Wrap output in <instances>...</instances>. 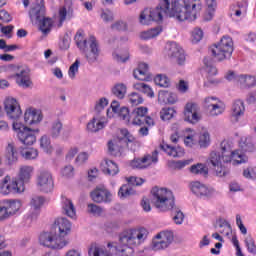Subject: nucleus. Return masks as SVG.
<instances>
[{
  "label": "nucleus",
  "mask_w": 256,
  "mask_h": 256,
  "mask_svg": "<svg viewBox=\"0 0 256 256\" xmlns=\"http://www.w3.org/2000/svg\"><path fill=\"white\" fill-rule=\"evenodd\" d=\"M203 7L201 0H160L156 8H145L139 16L141 25H150L151 21H163V15L174 17L177 21H197Z\"/></svg>",
  "instance_id": "nucleus-1"
},
{
  "label": "nucleus",
  "mask_w": 256,
  "mask_h": 256,
  "mask_svg": "<svg viewBox=\"0 0 256 256\" xmlns=\"http://www.w3.org/2000/svg\"><path fill=\"white\" fill-rule=\"evenodd\" d=\"M239 149L233 150V143L229 140H223L220 144L221 152L212 151L208 158V163L212 165L216 177H227L229 169L223 163H232V165H243L249 161L245 153L254 151L255 146L251 136H242L238 142Z\"/></svg>",
  "instance_id": "nucleus-2"
},
{
  "label": "nucleus",
  "mask_w": 256,
  "mask_h": 256,
  "mask_svg": "<svg viewBox=\"0 0 256 256\" xmlns=\"http://www.w3.org/2000/svg\"><path fill=\"white\" fill-rule=\"evenodd\" d=\"M4 111L8 119L14 120L12 123V129L16 133L17 138L23 145H34L37 141L36 133H39V129H31L17 119L23 115L21 105L19 101L13 97H8L4 101Z\"/></svg>",
  "instance_id": "nucleus-3"
},
{
  "label": "nucleus",
  "mask_w": 256,
  "mask_h": 256,
  "mask_svg": "<svg viewBox=\"0 0 256 256\" xmlns=\"http://www.w3.org/2000/svg\"><path fill=\"white\" fill-rule=\"evenodd\" d=\"M152 203L160 213L171 211V218L175 225H183L185 214L175 206V195L167 188L154 187L151 190Z\"/></svg>",
  "instance_id": "nucleus-4"
},
{
  "label": "nucleus",
  "mask_w": 256,
  "mask_h": 256,
  "mask_svg": "<svg viewBox=\"0 0 256 256\" xmlns=\"http://www.w3.org/2000/svg\"><path fill=\"white\" fill-rule=\"evenodd\" d=\"M149 231L146 228L130 229L122 232L119 236V243L117 245L108 243V247H114L117 255L131 256L135 253V247L145 243Z\"/></svg>",
  "instance_id": "nucleus-5"
},
{
  "label": "nucleus",
  "mask_w": 256,
  "mask_h": 256,
  "mask_svg": "<svg viewBox=\"0 0 256 256\" xmlns=\"http://www.w3.org/2000/svg\"><path fill=\"white\" fill-rule=\"evenodd\" d=\"M40 247L61 251L65 247V217L55 219L50 231H43L38 236Z\"/></svg>",
  "instance_id": "nucleus-6"
},
{
  "label": "nucleus",
  "mask_w": 256,
  "mask_h": 256,
  "mask_svg": "<svg viewBox=\"0 0 256 256\" xmlns=\"http://www.w3.org/2000/svg\"><path fill=\"white\" fill-rule=\"evenodd\" d=\"M75 43L78 49L83 53L86 61L93 65L99 61L101 55V48L99 47V41L95 36H90L88 39L85 38V31L78 30L75 37Z\"/></svg>",
  "instance_id": "nucleus-7"
},
{
  "label": "nucleus",
  "mask_w": 256,
  "mask_h": 256,
  "mask_svg": "<svg viewBox=\"0 0 256 256\" xmlns=\"http://www.w3.org/2000/svg\"><path fill=\"white\" fill-rule=\"evenodd\" d=\"M7 71H13L14 74L10 76L12 79H15L16 85L22 89H29L33 87V82L31 81V74L29 73L28 68L19 67L15 65H8L0 67V73Z\"/></svg>",
  "instance_id": "nucleus-8"
},
{
  "label": "nucleus",
  "mask_w": 256,
  "mask_h": 256,
  "mask_svg": "<svg viewBox=\"0 0 256 256\" xmlns=\"http://www.w3.org/2000/svg\"><path fill=\"white\" fill-rule=\"evenodd\" d=\"M234 49L233 38L223 36L218 43L212 46L211 53L216 61H225V59H231Z\"/></svg>",
  "instance_id": "nucleus-9"
},
{
  "label": "nucleus",
  "mask_w": 256,
  "mask_h": 256,
  "mask_svg": "<svg viewBox=\"0 0 256 256\" xmlns=\"http://www.w3.org/2000/svg\"><path fill=\"white\" fill-rule=\"evenodd\" d=\"M120 135L121 137L118 140L114 139L108 142V151L111 155L117 156L121 153V146L119 145L121 141H125L127 147H130L132 151H135V147L139 145V142L135 140V136H133V134L129 133V130L125 128L121 129Z\"/></svg>",
  "instance_id": "nucleus-10"
},
{
  "label": "nucleus",
  "mask_w": 256,
  "mask_h": 256,
  "mask_svg": "<svg viewBox=\"0 0 256 256\" xmlns=\"http://www.w3.org/2000/svg\"><path fill=\"white\" fill-rule=\"evenodd\" d=\"M36 186L41 193H53L55 180L53 174L47 169H40L36 176Z\"/></svg>",
  "instance_id": "nucleus-11"
},
{
  "label": "nucleus",
  "mask_w": 256,
  "mask_h": 256,
  "mask_svg": "<svg viewBox=\"0 0 256 256\" xmlns=\"http://www.w3.org/2000/svg\"><path fill=\"white\" fill-rule=\"evenodd\" d=\"M25 191V185L15 178H11V176H5L0 183V193L1 195H11L17 193H23Z\"/></svg>",
  "instance_id": "nucleus-12"
},
{
  "label": "nucleus",
  "mask_w": 256,
  "mask_h": 256,
  "mask_svg": "<svg viewBox=\"0 0 256 256\" xmlns=\"http://www.w3.org/2000/svg\"><path fill=\"white\" fill-rule=\"evenodd\" d=\"M165 53L168 57L174 59L179 67H185V65H187V55H185V50H183V48L176 42L168 43L165 48Z\"/></svg>",
  "instance_id": "nucleus-13"
},
{
  "label": "nucleus",
  "mask_w": 256,
  "mask_h": 256,
  "mask_svg": "<svg viewBox=\"0 0 256 256\" xmlns=\"http://www.w3.org/2000/svg\"><path fill=\"white\" fill-rule=\"evenodd\" d=\"M173 239V231H162L155 236L152 242V249L154 251H161L163 249H167V247H169V245L173 243Z\"/></svg>",
  "instance_id": "nucleus-14"
},
{
  "label": "nucleus",
  "mask_w": 256,
  "mask_h": 256,
  "mask_svg": "<svg viewBox=\"0 0 256 256\" xmlns=\"http://www.w3.org/2000/svg\"><path fill=\"white\" fill-rule=\"evenodd\" d=\"M45 203H47L45 197L39 195L32 196L29 202L30 209L27 213V218L30 219V221H35V219L41 215V209Z\"/></svg>",
  "instance_id": "nucleus-15"
},
{
  "label": "nucleus",
  "mask_w": 256,
  "mask_h": 256,
  "mask_svg": "<svg viewBox=\"0 0 256 256\" xmlns=\"http://www.w3.org/2000/svg\"><path fill=\"white\" fill-rule=\"evenodd\" d=\"M184 121L196 125L201 121V107L197 103L188 102L184 108Z\"/></svg>",
  "instance_id": "nucleus-16"
},
{
  "label": "nucleus",
  "mask_w": 256,
  "mask_h": 256,
  "mask_svg": "<svg viewBox=\"0 0 256 256\" xmlns=\"http://www.w3.org/2000/svg\"><path fill=\"white\" fill-rule=\"evenodd\" d=\"M204 105L210 117H218V115H223L225 112V104L217 97H206L204 99Z\"/></svg>",
  "instance_id": "nucleus-17"
},
{
  "label": "nucleus",
  "mask_w": 256,
  "mask_h": 256,
  "mask_svg": "<svg viewBox=\"0 0 256 256\" xmlns=\"http://www.w3.org/2000/svg\"><path fill=\"white\" fill-rule=\"evenodd\" d=\"M159 152L154 151L152 154H147L142 158L134 159L130 166L132 169H147V167H151V165H157V162L159 161L158 156Z\"/></svg>",
  "instance_id": "nucleus-18"
},
{
  "label": "nucleus",
  "mask_w": 256,
  "mask_h": 256,
  "mask_svg": "<svg viewBox=\"0 0 256 256\" xmlns=\"http://www.w3.org/2000/svg\"><path fill=\"white\" fill-rule=\"evenodd\" d=\"M190 189L197 197L209 199L217 195L215 188L207 186L199 181H194L190 184Z\"/></svg>",
  "instance_id": "nucleus-19"
},
{
  "label": "nucleus",
  "mask_w": 256,
  "mask_h": 256,
  "mask_svg": "<svg viewBox=\"0 0 256 256\" xmlns=\"http://www.w3.org/2000/svg\"><path fill=\"white\" fill-rule=\"evenodd\" d=\"M109 121L104 115L96 114L86 125L88 133H99L102 129L107 127Z\"/></svg>",
  "instance_id": "nucleus-20"
},
{
  "label": "nucleus",
  "mask_w": 256,
  "mask_h": 256,
  "mask_svg": "<svg viewBox=\"0 0 256 256\" xmlns=\"http://www.w3.org/2000/svg\"><path fill=\"white\" fill-rule=\"evenodd\" d=\"M43 121V111L35 107H29L24 112V123L26 125H39Z\"/></svg>",
  "instance_id": "nucleus-21"
},
{
  "label": "nucleus",
  "mask_w": 256,
  "mask_h": 256,
  "mask_svg": "<svg viewBox=\"0 0 256 256\" xmlns=\"http://www.w3.org/2000/svg\"><path fill=\"white\" fill-rule=\"evenodd\" d=\"M90 197L95 203H111L113 200V194L103 186L92 191Z\"/></svg>",
  "instance_id": "nucleus-22"
},
{
  "label": "nucleus",
  "mask_w": 256,
  "mask_h": 256,
  "mask_svg": "<svg viewBox=\"0 0 256 256\" xmlns=\"http://www.w3.org/2000/svg\"><path fill=\"white\" fill-rule=\"evenodd\" d=\"M249 9V2L247 0H241L230 7V16L240 19V17H245Z\"/></svg>",
  "instance_id": "nucleus-23"
},
{
  "label": "nucleus",
  "mask_w": 256,
  "mask_h": 256,
  "mask_svg": "<svg viewBox=\"0 0 256 256\" xmlns=\"http://www.w3.org/2000/svg\"><path fill=\"white\" fill-rule=\"evenodd\" d=\"M160 147L168 157H173L174 159L185 157V149L181 146H173L171 144L163 143Z\"/></svg>",
  "instance_id": "nucleus-24"
},
{
  "label": "nucleus",
  "mask_w": 256,
  "mask_h": 256,
  "mask_svg": "<svg viewBox=\"0 0 256 256\" xmlns=\"http://www.w3.org/2000/svg\"><path fill=\"white\" fill-rule=\"evenodd\" d=\"M34 173H35V167L31 165L20 166L18 171V178H17L18 182L22 183V185H25V183H29Z\"/></svg>",
  "instance_id": "nucleus-25"
},
{
  "label": "nucleus",
  "mask_w": 256,
  "mask_h": 256,
  "mask_svg": "<svg viewBox=\"0 0 256 256\" xmlns=\"http://www.w3.org/2000/svg\"><path fill=\"white\" fill-rule=\"evenodd\" d=\"M245 115V104L242 100H236L231 109V119L234 123H239Z\"/></svg>",
  "instance_id": "nucleus-26"
},
{
  "label": "nucleus",
  "mask_w": 256,
  "mask_h": 256,
  "mask_svg": "<svg viewBox=\"0 0 256 256\" xmlns=\"http://www.w3.org/2000/svg\"><path fill=\"white\" fill-rule=\"evenodd\" d=\"M29 17L32 23L37 25V23L41 22V20L45 18V5L36 4L29 11Z\"/></svg>",
  "instance_id": "nucleus-27"
},
{
  "label": "nucleus",
  "mask_w": 256,
  "mask_h": 256,
  "mask_svg": "<svg viewBox=\"0 0 256 256\" xmlns=\"http://www.w3.org/2000/svg\"><path fill=\"white\" fill-rule=\"evenodd\" d=\"M101 169L105 175H110V177H115L119 173V166L110 159H104L102 161Z\"/></svg>",
  "instance_id": "nucleus-28"
},
{
  "label": "nucleus",
  "mask_w": 256,
  "mask_h": 256,
  "mask_svg": "<svg viewBox=\"0 0 256 256\" xmlns=\"http://www.w3.org/2000/svg\"><path fill=\"white\" fill-rule=\"evenodd\" d=\"M158 101L159 103H165L168 105H175L179 98L173 92L162 90L158 93Z\"/></svg>",
  "instance_id": "nucleus-29"
},
{
  "label": "nucleus",
  "mask_w": 256,
  "mask_h": 256,
  "mask_svg": "<svg viewBox=\"0 0 256 256\" xmlns=\"http://www.w3.org/2000/svg\"><path fill=\"white\" fill-rule=\"evenodd\" d=\"M162 32L163 28H161V26H158L156 28L140 32L139 37L140 39H142V41H149L150 39H155V37H159Z\"/></svg>",
  "instance_id": "nucleus-30"
},
{
  "label": "nucleus",
  "mask_w": 256,
  "mask_h": 256,
  "mask_svg": "<svg viewBox=\"0 0 256 256\" xmlns=\"http://www.w3.org/2000/svg\"><path fill=\"white\" fill-rule=\"evenodd\" d=\"M149 65L147 63H140L138 68L134 70L133 76L138 81H147L148 78Z\"/></svg>",
  "instance_id": "nucleus-31"
},
{
  "label": "nucleus",
  "mask_w": 256,
  "mask_h": 256,
  "mask_svg": "<svg viewBox=\"0 0 256 256\" xmlns=\"http://www.w3.org/2000/svg\"><path fill=\"white\" fill-rule=\"evenodd\" d=\"M133 89L139 91L140 93H143L147 97H150V99H153V97H155V92L153 91V88H151L149 84H145V82L134 83Z\"/></svg>",
  "instance_id": "nucleus-32"
},
{
  "label": "nucleus",
  "mask_w": 256,
  "mask_h": 256,
  "mask_svg": "<svg viewBox=\"0 0 256 256\" xmlns=\"http://www.w3.org/2000/svg\"><path fill=\"white\" fill-rule=\"evenodd\" d=\"M5 159L8 165L17 163V152L15 151V144L13 142L8 143L6 147Z\"/></svg>",
  "instance_id": "nucleus-33"
},
{
  "label": "nucleus",
  "mask_w": 256,
  "mask_h": 256,
  "mask_svg": "<svg viewBox=\"0 0 256 256\" xmlns=\"http://www.w3.org/2000/svg\"><path fill=\"white\" fill-rule=\"evenodd\" d=\"M196 135L197 133H195V130L186 129L184 132L185 147H195V144L197 143Z\"/></svg>",
  "instance_id": "nucleus-34"
},
{
  "label": "nucleus",
  "mask_w": 256,
  "mask_h": 256,
  "mask_svg": "<svg viewBox=\"0 0 256 256\" xmlns=\"http://www.w3.org/2000/svg\"><path fill=\"white\" fill-rule=\"evenodd\" d=\"M238 83L240 84L241 89H247L249 87H255L256 78H255V76L241 75V76L238 77Z\"/></svg>",
  "instance_id": "nucleus-35"
},
{
  "label": "nucleus",
  "mask_w": 256,
  "mask_h": 256,
  "mask_svg": "<svg viewBox=\"0 0 256 256\" xmlns=\"http://www.w3.org/2000/svg\"><path fill=\"white\" fill-rule=\"evenodd\" d=\"M5 207L10 216L13 217V215H16L21 207H23V203L21 202V200H9L8 202H6Z\"/></svg>",
  "instance_id": "nucleus-36"
},
{
  "label": "nucleus",
  "mask_w": 256,
  "mask_h": 256,
  "mask_svg": "<svg viewBox=\"0 0 256 256\" xmlns=\"http://www.w3.org/2000/svg\"><path fill=\"white\" fill-rule=\"evenodd\" d=\"M20 155L27 161H33L39 157V151L35 148H21Z\"/></svg>",
  "instance_id": "nucleus-37"
},
{
  "label": "nucleus",
  "mask_w": 256,
  "mask_h": 256,
  "mask_svg": "<svg viewBox=\"0 0 256 256\" xmlns=\"http://www.w3.org/2000/svg\"><path fill=\"white\" fill-rule=\"evenodd\" d=\"M190 173H192V175H203L204 177L209 175V168H207V165L203 164V163H197L192 165L189 168Z\"/></svg>",
  "instance_id": "nucleus-38"
},
{
  "label": "nucleus",
  "mask_w": 256,
  "mask_h": 256,
  "mask_svg": "<svg viewBox=\"0 0 256 256\" xmlns=\"http://www.w3.org/2000/svg\"><path fill=\"white\" fill-rule=\"evenodd\" d=\"M198 145L201 149H207L211 145V134L209 131H202L198 136Z\"/></svg>",
  "instance_id": "nucleus-39"
},
{
  "label": "nucleus",
  "mask_w": 256,
  "mask_h": 256,
  "mask_svg": "<svg viewBox=\"0 0 256 256\" xmlns=\"http://www.w3.org/2000/svg\"><path fill=\"white\" fill-rule=\"evenodd\" d=\"M205 71L208 75L207 81L204 83L205 87H211V85H217L219 81L211 80L209 77H213L217 74V68L213 65H206Z\"/></svg>",
  "instance_id": "nucleus-40"
},
{
  "label": "nucleus",
  "mask_w": 256,
  "mask_h": 256,
  "mask_svg": "<svg viewBox=\"0 0 256 256\" xmlns=\"http://www.w3.org/2000/svg\"><path fill=\"white\" fill-rule=\"evenodd\" d=\"M112 93L118 99H125V95H127V85L124 83H117L112 88Z\"/></svg>",
  "instance_id": "nucleus-41"
},
{
  "label": "nucleus",
  "mask_w": 256,
  "mask_h": 256,
  "mask_svg": "<svg viewBox=\"0 0 256 256\" xmlns=\"http://www.w3.org/2000/svg\"><path fill=\"white\" fill-rule=\"evenodd\" d=\"M40 31L47 35V33L51 32V29H53V20L51 18H42L40 22H38Z\"/></svg>",
  "instance_id": "nucleus-42"
},
{
  "label": "nucleus",
  "mask_w": 256,
  "mask_h": 256,
  "mask_svg": "<svg viewBox=\"0 0 256 256\" xmlns=\"http://www.w3.org/2000/svg\"><path fill=\"white\" fill-rule=\"evenodd\" d=\"M121 111V104L117 100H113L110 104V108L107 109V117L113 119L117 117V114Z\"/></svg>",
  "instance_id": "nucleus-43"
},
{
  "label": "nucleus",
  "mask_w": 256,
  "mask_h": 256,
  "mask_svg": "<svg viewBox=\"0 0 256 256\" xmlns=\"http://www.w3.org/2000/svg\"><path fill=\"white\" fill-rule=\"evenodd\" d=\"M113 59L118 63H125L129 61V50H116L113 53Z\"/></svg>",
  "instance_id": "nucleus-44"
},
{
  "label": "nucleus",
  "mask_w": 256,
  "mask_h": 256,
  "mask_svg": "<svg viewBox=\"0 0 256 256\" xmlns=\"http://www.w3.org/2000/svg\"><path fill=\"white\" fill-rule=\"evenodd\" d=\"M175 113H177V111H175V108L164 107L160 111V118L162 119V121H170V119H173V117H175Z\"/></svg>",
  "instance_id": "nucleus-45"
},
{
  "label": "nucleus",
  "mask_w": 256,
  "mask_h": 256,
  "mask_svg": "<svg viewBox=\"0 0 256 256\" xmlns=\"http://www.w3.org/2000/svg\"><path fill=\"white\" fill-rule=\"evenodd\" d=\"M65 215L70 219H77V211L71 200L66 199L65 201Z\"/></svg>",
  "instance_id": "nucleus-46"
},
{
  "label": "nucleus",
  "mask_w": 256,
  "mask_h": 256,
  "mask_svg": "<svg viewBox=\"0 0 256 256\" xmlns=\"http://www.w3.org/2000/svg\"><path fill=\"white\" fill-rule=\"evenodd\" d=\"M143 101H144L143 96H141V94L137 92H131L128 95V102L133 107H137V105H142Z\"/></svg>",
  "instance_id": "nucleus-47"
},
{
  "label": "nucleus",
  "mask_w": 256,
  "mask_h": 256,
  "mask_svg": "<svg viewBox=\"0 0 256 256\" xmlns=\"http://www.w3.org/2000/svg\"><path fill=\"white\" fill-rule=\"evenodd\" d=\"M154 82L156 85H158L159 87H170L171 86V80L167 77V75L164 74H158L155 78H154Z\"/></svg>",
  "instance_id": "nucleus-48"
},
{
  "label": "nucleus",
  "mask_w": 256,
  "mask_h": 256,
  "mask_svg": "<svg viewBox=\"0 0 256 256\" xmlns=\"http://www.w3.org/2000/svg\"><path fill=\"white\" fill-rule=\"evenodd\" d=\"M61 133H63V123L60 121L54 122L50 132L51 137L53 139H59V137H61Z\"/></svg>",
  "instance_id": "nucleus-49"
},
{
  "label": "nucleus",
  "mask_w": 256,
  "mask_h": 256,
  "mask_svg": "<svg viewBox=\"0 0 256 256\" xmlns=\"http://www.w3.org/2000/svg\"><path fill=\"white\" fill-rule=\"evenodd\" d=\"M88 253L90 256H111L105 248L98 245H92Z\"/></svg>",
  "instance_id": "nucleus-50"
},
{
  "label": "nucleus",
  "mask_w": 256,
  "mask_h": 256,
  "mask_svg": "<svg viewBox=\"0 0 256 256\" xmlns=\"http://www.w3.org/2000/svg\"><path fill=\"white\" fill-rule=\"evenodd\" d=\"M79 67H81V60L76 59L68 70L69 79L73 80L77 77V75L79 74Z\"/></svg>",
  "instance_id": "nucleus-51"
},
{
  "label": "nucleus",
  "mask_w": 256,
  "mask_h": 256,
  "mask_svg": "<svg viewBox=\"0 0 256 256\" xmlns=\"http://www.w3.org/2000/svg\"><path fill=\"white\" fill-rule=\"evenodd\" d=\"M134 194H135V190H133V188H131V186L127 184L122 185L118 191V196L120 197V199H125Z\"/></svg>",
  "instance_id": "nucleus-52"
},
{
  "label": "nucleus",
  "mask_w": 256,
  "mask_h": 256,
  "mask_svg": "<svg viewBox=\"0 0 256 256\" xmlns=\"http://www.w3.org/2000/svg\"><path fill=\"white\" fill-rule=\"evenodd\" d=\"M40 147L45 153H51L53 151V148L51 147V140L46 135L41 137Z\"/></svg>",
  "instance_id": "nucleus-53"
},
{
  "label": "nucleus",
  "mask_w": 256,
  "mask_h": 256,
  "mask_svg": "<svg viewBox=\"0 0 256 256\" xmlns=\"http://www.w3.org/2000/svg\"><path fill=\"white\" fill-rule=\"evenodd\" d=\"M145 119L137 115V112L132 111L130 114V120H129V125H136L138 127H141V125H144Z\"/></svg>",
  "instance_id": "nucleus-54"
},
{
  "label": "nucleus",
  "mask_w": 256,
  "mask_h": 256,
  "mask_svg": "<svg viewBox=\"0 0 256 256\" xmlns=\"http://www.w3.org/2000/svg\"><path fill=\"white\" fill-rule=\"evenodd\" d=\"M100 19L104 21V23H111L115 19L113 12L109 9H102L100 11Z\"/></svg>",
  "instance_id": "nucleus-55"
},
{
  "label": "nucleus",
  "mask_w": 256,
  "mask_h": 256,
  "mask_svg": "<svg viewBox=\"0 0 256 256\" xmlns=\"http://www.w3.org/2000/svg\"><path fill=\"white\" fill-rule=\"evenodd\" d=\"M193 159H186V160H178V161H172L171 167L172 169H184V167H187V165H191V162Z\"/></svg>",
  "instance_id": "nucleus-56"
},
{
  "label": "nucleus",
  "mask_w": 256,
  "mask_h": 256,
  "mask_svg": "<svg viewBox=\"0 0 256 256\" xmlns=\"http://www.w3.org/2000/svg\"><path fill=\"white\" fill-rule=\"evenodd\" d=\"M116 117H120L125 123L129 125V121H131V115L129 114V108L122 107L120 111L116 114Z\"/></svg>",
  "instance_id": "nucleus-57"
},
{
  "label": "nucleus",
  "mask_w": 256,
  "mask_h": 256,
  "mask_svg": "<svg viewBox=\"0 0 256 256\" xmlns=\"http://www.w3.org/2000/svg\"><path fill=\"white\" fill-rule=\"evenodd\" d=\"M245 245L249 253H252V255H256V245H255V239H253V237L247 236L245 238Z\"/></svg>",
  "instance_id": "nucleus-58"
},
{
  "label": "nucleus",
  "mask_w": 256,
  "mask_h": 256,
  "mask_svg": "<svg viewBox=\"0 0 256 256\" xmlns=\"http://www.w3.org/2000/svg\"><path fill=\"white\" fill-rule=\"evenodd\" d=\"M112 31H127V22L123 20H116L111 24Z\"/></svg>",
  "instance_id": "nucleus-59"
},
{
  "label": "nucleus",
  "mask_w": 256,
  "mask_h": 256,
  "mask_svg": "<svg viewBox=\"0 0 256 256\" xmlns=\"http://www.w3.org/2000/svg\"><path fill=\"white\" fill-rule=\"evenodd\" d=\"M88 213L95 217H99L100 215H103V208L97 206V204H88Z\"/></svg>",
  "instance_id": "nucleus-60"
},
{
  "label": "nucleus",
  "mask_w": 256,
  "mask_h": 256,
  "mask_svg": "<svg viewBox=\"0 0 256 256\" xmlns=\"http://www.w3.org/2000/svg\"><path fill=\"white\" fill-rule=\"evenodd\" d=\"M79 153V148L77 146H72L67 150L65 161L71 162L73 159H75V155Z\"/></svg>",
  "instance_id": "nucleus-61"
},
{
  "label": "nucleus",
  "mask_w": 256,
  "mask_h": 256,
  "mask_svg": "<svg viewBox=\"0 0 256 256\" xmlns=\"http://www.w3.org/2000/svg\"><path fill=\"white\" fill-rule=\"evenodd\" d=\"M107 105H109V100L105 97L100 98L98 101H96L95 104V111H97L98 113L103 111V109H105V107H107Z\"/></svg>",
  "instance_id": "nucleus-62"
},
{
  "label": "nucleus",
  "mask_w": 256,
  "mask_h": 256,
  "mask_svg": "<svg viewBox=\"0 0 256 256\" xmlns=\"http://www.w3.org/2000/svg\"><path fill=\"white\" fill-rule=\"evenodd\" d=\"M89 161V153L87 152H81L77 155L75 159V164L76 165H85Z\"/></svg>",
  "instance_id": "nucleus-63"
},
{
  "label": "nucleus",
  "mask_w": 256,
  "mask_h": 256,
  "mask_svg": "<svg viewBox=\"0 0 256 256\" xmlns=\"http://www.w3.org/2000/svg\"><path fill=\"white\" fill-rule=\"evenodd\" d=\"M203 39V30L201 28H195L192 31V43H199Z\"/></svg>",
  "instance_id": "nucleus-64"
}]
</instances>
